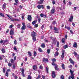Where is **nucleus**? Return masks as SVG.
Wrapping results in <instances>:
<instances>
[{"mask_svg": "<svg viewBox=\"0 0 79 79\" xmlns=\"http://www.w3.org/2000/svg\"><path fill=\"white\" fill-rule=\"evenodd\" d=\"M37 33L34 31L31 32V36L32 37V39L34 42H35L36 38H35V34Z\"/></svg>", "mask_w": 79, "mask_h": 79, "instance_id": "1", "label": "nucleus"}, {"mask_svg": "<svg viewBox=\"0 0 79 79\" xmlns=\"http://www.w3.org/2000/svg\"><path fill=\"white\" fill-rule=\"evenodd\" d=\"M27 19L29 21H31L32 19V17H31V15H28V16Z\"/></svg>", "mask_w": 79, "mask_h": 79, "instance_id": "2", "label": "nucleus"}, {"mask_svg": "<svg viewBox=\"0 0 79 79\" xmlns=\"http://www.w3.org/2000/svg\"><path fill=\"white\" fill-rule=\"evenodd\" d=\"M37 8L38 9H40L42 8V9H43V8H44V6L43 5H38L37 6Z\"/></svg>", "mask_w": 79, "mask_h": 79, "instance_id": "3", "label": "nucleus"}, {"mask_svg": "<svg viewBox=\"0 0 79 79\" xmlns=\"http://www.w3.org/2000/svg\"><path fill=\"white\" fill-rule=\"evenodd\" d=\"M24 73V69H22V75L23 76V77H25V75Z\"/></svg>", "mask_w": 79, "mask_h": 79, "instance_id": "4", "label": "nucleus"}, {"mask_svg": "<svg viewBox=\"0 0 79 79\" xmlns=\"http://www.w3.org/2000/svg\"><path fill=\"white\" fill-rule=\"evenodd\" d=\"M63 52L62 53V55H61V58H63L64 57V50H63Z\"/></svg>", "mask_w": 79, "mask_h": 79, "instance_id": "5", "label": "nucleus"}, {"mask_svg": "<svg viewBox=\"0 0 79 79\" xmlns=\"http://www.w3.org/2000/svg\"><path fill=\"white\" fill-rule=\"evenodd\" d=\"M40 16L41 18H43V17H44V18H47V15H45L44 14H41L40 15Z\"/></svg>", "mask_w": 79, "mask_h": 79, "instance_id": "6", "label": "nucleus"}, {"mask_svg": "<svg viewBox=\"0 0 79 79\" xmlns=\"http://www.w3.org/2000/svg\"><path fill=\"white\" fill-rule=\"evenodd\" d=\"M69 61H70V63H72V64H73L74 65V62L73 60V59H72L71 58H70L69 60Z\"/></svg>", "mask_w": 79, "mask_h": 79, "instance_id": "7", "label": "nucleus"}, {"mask_svg": "<svg viewBox=\"0 0 79 79\" xmlns=\"http://www.w3.org/2000/svg\"><path fill=\"white\" fill-rule=\"evenodd\" d=\"M52 76L53 78H54L55 77V72H52Z\"/></svg>", "mask_w": 79, "mask_h": 79, "instance_id": "8", "label": "nucleus"}, {"mask_svg": "<svg viewBox=\"0 0 79 79\" xmlns=\"http://www.w3.org/2000/svg\"><path fill=\"white\" fill-rule=\"evenodd\" d=\"M77 43L74 42V44L73 45V47H74V48H77Z\"/></svg>", "mask_w": 79, "mask_h": 79, "instance_id": "9", "label": "nucleus"}, {"mask_svg": "<svg viewBox=\"0 0 79 79\" xmlns=\"http://www.w3.org/2000/svg\"><path fill=\"white\" fill-rule=\"evenodd\" d=\"M48 59H45V58H43V62H48Z\"/></svg>", "mask_w": 79, "mask_h": 79, "instance_id": "10", "label": "nucleus"}, {"mask_svg": "<svg viewBox=\"0 0 79 79\" xmlns=\"http://www.w3.org/2000/svg\"><path fill=\"white\" fill-rule=\"evenodd\" d=\"M73 16H72L70 17V18L69 19V21L70 22H71L73 21Z\"/></svg>", "mask_w": 79, "mask_h": 79, "instance_id": "11", "label": "nucleus"}, {"mask_svg": "<svg viewBox=\"0 0 79 79\" xmlns=\"http://www.w3.org/2000/svg\"><path fill=\"white\" fill-rule=\"evenodd\" d=\"M33 69L35 71H36L37 70V66L36 65H34L33 67Z\"/></svg>", "mask_w": 79, "mask_h": 79, "instance_id": "12", "label": "nucleus"}, {"mask_svg": "<svg viewBox=\"0 0 79 79\" xmlns=\"http://www.w3.org/2000/svg\"><path fill=\"white\" fill-rule=\"evenodd\" d=\"M10 34L11 35H13L14 34V31L12 30H11L10 31Z\"/></svg>", "mask_w": 79, "mask_h": 79, "instance_id": "13", "label": "nucleus"}, {"mask_svg": "<svg viewBox=\"0 0 79 79\" xmlns=\"http://www.w3.org/2000/svg\"><path fill=\"white\" fill-rule=\"evenodd\" d=\"M55 10L54 9H52L51 10V12L52 13H55Z\"/></svg>", "mask_w": 79, "mask_h": 79, "instance_id": "14", "label": "nucleus"}, {"mask_svg": "<svg viewBox=\"0 0 79 79\" xmlns=\"http://www.w3.org/2000/svg\"><path fill=\"white\" fill-rule=\"evenodd\" d=\"M70 72L71 73V75H73V73H74V71L72 70L71 69H70Z\"/></svg>", "mask_w": 79, "mask_h": 79, "instance_id": "15", "label": "nucleus"}, {"mask_svg": "<svg viewBox=\"0 0 79 79\" xmlns=\"http://www.w3.org/2000/svg\"><path fill=\"white\" fill-rule=\"evenodd\" d=\"M58 54L59 53H58V52H56V53L54 54L55 57L56 56H57L58 55Z\"/></svg>", "mask_w": 79, "mask_h": 79, "instance_id": "16", "label": "nucleus"}, {"mask_svg": "<svg viewBox=\"0 0 79 79\" xmlns=\"http://www.w3.org/2000/svg\"><path fill=\"white\" fill-rule=\"evenodd\" d=\"M74 75H71V76H70V78H71L72 79H74Z\"/></svg>", "mask_w": 79, "mask_h": 79, "instance_id": "17", "label": "nucleus"}, {"mask_svg": "<svg viewBox=\"0 0 79 79\" xmlns=\"http://www.w3.org/2000/svg\"><path fill=\"white\" fill-rule=\"evenodd\" d=\"M65 28L66 29H68V30H70V29H71V28H70V27H66V26H65Z\"/></svg>", "mask_w": 79, "mask_h": 79, "instance_id": "18", "label": "nucleus"}, {"mask_svg": "<svg viewBox=\"0 0 79 79\" xmlns=\"http://www.w3.org/2000/svg\"><path fill=\"white\" fill-rule=\"evenodd\" d=\"M36 22H37V20H35L33 21L32 22V24H33V25H34V24H35L36 23Z\"/></svg>", "mask_w": 79, "mask_h": 79, "instance_id": "19", "label": "nucleus"}, {"mask_svg": "<svg viewBox=\"0 0 79 79\" xmlns=\"http://www.w3.org/2000/svg\"><path fill=\"white\" fill-rule=\"evenodd\" d=\"M41 46L43 48H44L45 47V45L44 44H43L41 45Z\"/></svg>", "mask_w": 79, "mask_h": 79, "instance_id": "20", "label": "nucleus"}, {"mask_svg": "<svg viewBox=\"0 0 79 79\" xmlns=\"http://www.w3.org/2000/svg\"><path fill=\"white\" fill-rule=\"evenodd\" d=\"M25 29H26V26H23L22 27V30H24Z\"/></svg>", "mask_w": 79, "mask_h": 79, "instance_id": "21", "label": "nucleus"}, {"mask_svg": "<svg viewBox=\"0 0 79 79\" xmlns=\"http://www.w3.org/2000/svg\"><path fill=\"white\" fill-rule=\"evenodd\" d=\"M62 67L63 69H65L64 65L63 64H62Z\"/></svg>", "mask_w": 79, "mask_h": 79, "instance_id": "22", "label": "nucleus"}, {"mask_svg": "<svg viewBox=\"0 0 79 79\" xmlns=\"http://www.w3.org/2000/svg\"><path fill=\"white\" fill-rule=\"evenodd\" d=\"M58 65H56L55 66V69L56 70H58Z\"/></svg>", "mask_w": 79, "mask_h": 79, "instance_id": "23", "label": "nucleus"}, {"mask_svg": "<svg viewBox=\"0 0 79 79\" xmlns=\"http://www.w3.org/2000/svg\"><path fill=\"white\" fill-rule=\"evenodd\" d=\"M3 8H6V3H5L2 6Z\"/></svg>", "mask_w": 79, "mask_h": 79, "instance_id": "24", "label": "nucleus"}, {"mask_svg": "<svg viewBox=\"0 0 79 79\" xmlns=\"http://www.w3.org/2000/svg\"><path fill=\"white\" fill-rule=\"evenodd\" d=\"M68 46L67 45H65L64 46V49H66V48H68Z\"/></svg>", "mask_w": 79, "mask_h": 79, "instance_id": "25", "label": "nucleus"}, {"mask_svg": "<svg viewBox=\"0 0 79 79\" xmlns=\"http://www.w3.org/2000/svg\"><path fill=\"white\" fill-rule=\"evenodd\" d=\"M14 61H15V60H14L13 59H11L10 60V62L11 63H14Z\"/></svg>", "mask_w": 79, "mask_h": 79, "instance_id": "26", "label": "nucleus"}, {"mask_svg": "<svg viewBox=\"0 0 79 79\" xmlns=\"http://www.w3.org/2000/svg\"><path fill=\"white\" fill-rule=\"evenodd\" d=\"M2 53H5V50L4 49H2Z\"/></svg>", "mask_w": 79, "mask_h": 79, "instance_id": "27", "label": "nucleus"}, {"mask_svg": "<svg viewBox=\"0 0 79 79\" xmlns=\"http://www.w3.org/2000/svg\"><path fill=\"white\" fill-rule=\"evenodd\" d=\"M64 41H65V39H64V38H63L62 39V43H64Z\"/></svg>", "mask_w": 79, "mask_h": 79, "instance_id": "28", "label": "nucleus"}, {"mask_svg": "<svg viewBox=\"0 0 79 79\" xmlns=\"http://www.w3.org/2000/svg\"><path fill=\"white\" fill-rule=\"evenodd\" d=\"M28 53L29 56H32V55L31 54V52H30V51H28Z\"/></svg>", "mask_w": 79, "mask_h": 79, "instance_id": "29", "label": "nucleus"}, {"mask_svg": "<svg viewBox=\"0 0 79 79\" xmlns=\"http://www.w3.org/2000/svg\"><path fill=\"white\" fill-rule=\"evenodd\" d=\"M0 15L2 16V17H4L5 16L4 15L1 13H0Z\"/></svg>", "mask_w": 79, "mask_h": 79, "instance_id": "30", "label": "nucleus"}, {"mask_svg": "<svg viewBox=\"0 0 79 79\" xmlns=\"http://www.w3.org/2000/svg\"><path fill=\"white\" fill-rule=\"evenodd\" d=\"M47 8L48 10H50V6H47Z\"/></svg>", "mask_w": 79, "mask_h": 79, "instance_id": "31", "label": "nucleus"}, {"mask_svg": "<svg viewBox=\"0 0 79 79\" xmlns=\"http://www.w3.org/2000/svg\"><path fill=\"white\" fill-rule=\"evenodd\" d=\"M13 26H14V25L13 24H12L10 26L9 28H12V27H13Z\"/></svg>", "mask_w": 79, "mask_h": 79, "instance_id": "32", "label": "nucleus"}, {"mask_svg": "<svg viewBox=\"0 0 79 79\" xmlns=\"http://www.w3.org/2000/svg\"><path fill=\"white\" fill-rule=\"evenodd\" d=\"M8 66H10H10H12V64H11L10 63H8Z\"/></svg>", "mask_w": 79, "mask_h": 79, "instance_id": "33", "label": "nucleus"}, {"mask_svg": "<svg viewBox=\"0 0 79 79\" xmlns=\"http://www.w3.org/2000/svg\"><path fill=\"white\" fill-rule=\"evenodd\" d=\"M17 27H18V28H20V27H21V25L19 24L17 25Z\"/></svg>", "mask_w": 79, "mask_h": 79, "instance_id": "34", "label": "nucleus"}, {"mask_svg": "<svg viewBox=\"0 0 79 79\" xmlns=\"http://www.w3.org/2000/svg\"><path fill=\"white\" fill-rule=\"evenodd\" d=\"M38 50H39V51L40 52H42V49H41V48H39L38 49Z\"/></svg>", "mask_w": 79, "mask_h": 79, "instance_id": "35", "label": "nucleus"}, {"mask_svg": "<svg viewBox=\"0 0 79 79\" xmlns=\"http://www.w3.org/2000/svg\"><path fill=\"white\" fill-rule=\"evenodd\" d=\"M50 49H48L47 50V53L48 54H49V53H50Z\"/></svg>", "mask_w": 79, "mask_h": 79, "instance_id": "36", "label": "nucleus"}, {"mask_svg": "<svg viewBox=\"0 0 79 79\" xmlns=\"http://www.w3.org/2000/svg\"><path fill=\"white\" fill-rule=\"evenodd\" d=\"M0 43L1 44H2V43L4 44V40L3 41V40H1L0 41Z\"/></svg>", "mask_w": 79, "mask_h": 79, "instance_id": "37", "label": "nucleus"}, {"mask_svg": "<svg viewBox=\"0 0 79 79\" xmlns=\"http://www.w3.org/2000/svg\"><path fill=\"white\" fill-rule=\"evenodd\" d=\"M34 56H37V52H35L34 53Z\"/></svg>", "mask_w": 79, "mask_h": 79, "instance_id": "38", "label": "nucleus"}, {"mask_svg": "<svg viewBox=\"0 0 79 79\" xmlns=\"http://www.w3.org/2000/svg\"><path fill=\"white\" fill-rule=\"evenodd\" d=\"M14 44L15 45H16L17 44V41L16 40H15L14 41Z\"/></svg>", "mask_w": 79, "mask_h": 79, "instance_id": "39", "label": "nucleus"}, {"mask_svg": "<svg viewBox=\"0 0 79 79\" xmlns=\"http://www.w3.org/2000/svg\"><path fill=\"white\" fill-rule=\"evenodd\" d=\"M27 79H31V76H30V75H28Z\"/></svg>", "mask_w": 79, "mask_h": 79, "instance_id": "40", "label": "nucleus"}, {"mask_svg": "<svg viewBox=\"0 0 79 79\" xmlns=\"http://www.w3.org/2000/svg\"><path fill=\"white\" fill-rule=\"evenodd\" d=\"M64 77L63 75H61L60 77V78L61 79H64Z\"/></svg>", "mask_w": 79, "mask_h": 79, "instance_id": "41", "label": "nucleus"}, {"mask_svg": "<svg viewBox=\"0 0 79 79\" xmlns=\"http://www.w3.org/2000/svg\"><path fill=\"white\" fill-rule=\"evenodd\" d=\"M52 61L53 62H55V61H56V59L55 58H54L52 60Z\"/></svg>", "mask_w": 79, "mask_h": 79, "instance_id": "42", "label": "nucleus"}, {"mask_svg": "<svg viewBox=\"0 0 79 79\" xmlns=\"http://www.w3.org/2000/svg\"><path fill=\"white\" fill-rule=\"evenodd\" d=\"M46 71L47 73H48V68L47 67H46Z\"/></svg>", "mask_w": 79, "mask_h": 79, "instance_id": "43", "label": "nucleus"}, {"mask_svg": "<svg viewBox=\"0 0 79 79\" xmlns=\"http://www.w3.org/2000/svg\"><path fill=\"white\" fill-rule=\"evenodd\" d=\"M6 76L8 77V73L7 72L6 73Z\"/></svg>", "mask_w": 79, "mask_h": 79, "instance_id": "44", "label": "nucleus"}, {"mask_svg": "<svg viewBox=\"0 0 79 79\" xmlns=\"http://www.w3.org/2000/svg\"><path fill=\"white\" fill-rule=\"evenodd\" d=\"M40 75H39L38 77L36 78V79H40Z\"/></svg>", "mask_w": 79, "mask_h": 79, "instance_id": "45", "label": "nucleus"}, {"mask_svg": "<svg viewBox=\"0 0 79 79\" xmlns=\"http://www.w3.org/2000/svg\"><path fill=\"white\" fill-rule=\"evenodd\" d=\"M43 3V2L42 1H40L38 2V3L39 4H42Z\"/></svg>", "mask_w": 79, "mask_h": 79, "instance_id": "46", "label": "nucleus"}, {"mask_svg": "<svg viewBox=\"0 0 79 79\" xmlns=\"http://www.w3.org/2000/svg\"><path fill=\"white\" fill-rule=\"evenodd\" d=\"M52 64L53 66H56V65H57L56 64H55V63H54V62H53L52 63Z\"/></svg>", "mask_w": 79, "mask_h": 79, "instance_id": "47", "label": "nucleus"}, {"mask_svg": "<svg viewBox=\"0 0 79 79\" xmlns=\"http://www.w3.org/2000/svg\"><path fill=\"white\" fill-rule=\"evenodd\" d=\"M14 50H15V51H16V50H17V48H16V46L14 47Z\"/></svg>", "mask_w": 79, "mask_h": 79, "instance_id": "48", "label": "nucleus"}, {"mask_svg": "<svg viewBox=\"0 0 79 79\" xmlns=\"http://www.w3.org/2000/svg\"><path fill=\"white\" fill-rule=\"evenodd\" d=\"M73 54H74L75 56L77 55V54L75 52H74V53H73Z\"/></svg>", "mask_w": 79, "mask_h": 79, "instance_id": "49", "label": "nucleus"}, {"mask_svg": "<svg viewBox=\"0 0 79 79\" xmlns=\"http://www.w3.org/2000/svg\"><path fill=\"white\" fill-rule=\"evenodd\" d=\"M59 43L58 42L57 43V47H59Z\"/></svg>", "mask_w": 79, "mask_h": 79, "instance_id": "50", "label": "nucleus"}, {"mask_svg": "<svg viewBox=\"0 0 79 79\" xmlns=\"http://www.w3.org/2000/svg\"><path fill=\"white\" fill-rule=\"evenodd\" d=\"M55 33H59V32H58V30H56V31H55Z\"/></svg>", "mask_w": 79, "mask_h": 79, "instance_id": "51", "label": "nucleus"}, {"mask_svg": "<svg viewBox=\"0 0 79 79\" xmlns=\"http://www.w3.org/2000/svg\"><path fill=\"white\" fill-rule=\"evenodd\" d=\"M15 2L16 3H18V0H15Z\"/></svg>", "mask_w": 79, "mask_h": 79, "instance_id": "52", "label": "nucleus"}, {"mask_svg": "<svg viewBox=\"0 0 79 79\" xmlns=\"http://www.w3.org/2000/svg\"><path fill=\"white\" fill-rule=\"evenodd\" d=\"M24 15H23V16L22 17V19H24Z\"/></svg>", "mask_w": 79, "mask_h": 79, "instance_id": "53", "label": "nucleus"}, {"mask_svg": "<svg viewBox=\"0 0 79 79\" xmlns=\"http://www.w3.org/2000/svg\"><path fill=\"white\" fill-rule=\"evenodd\" d=\"M52 3L53 5H55V1H53Z\"/></svg>", "mask_w": 79, "mask_h": 79, "instance_id": "54", "label": "nucleus"}, {"mask_svg": "<svg viewBox=\"0 0 79 79\" xmlns=\"http://www.w3.org/2000/svg\"><path fill=\"white\" fill-rule=\"evenodd\" d=\"M14 19V21H19V19Z\"/></svg>", "mask_w": 79, "mask_h": 79, "instance_id": "55", "label": "nucleus"}, {"mask_svg": "<svg viewBox=\"0 0 79 79\" xmlns=\"http://www.w3.org/2000/svg\"><path fill=\"white\" fill-rule=\"evenodd\" d=\"M52 24H56V22L55 21H53Z\"/></svg>", "mask_w": 79, "mask_h": 79, "instance_id": "56", "label": "nucleus"}, {"mask_svg": "<svg viewBox=\"0 0 79 79\" xmlns=\"http://www.w3.org/2000/svg\"><path fill=\"white\" fill-rule=\"evenodd\" d=\"M16 60V56H15L14 57V60L15 61V60Z\"/></svg>", "mask_w": 79, "mask_h": 79, "instance_id": "57", "label": "nucleus"}, {"mask_svg": "<svg viewBox=\"0 0 79 79\" xmlns=\"http://www.w3.org/2000/svg\"><path fill=\"white\" fill-rule=\"evenodd\" d=\"M40 20H41V19L40 18H39L38 20V21L39 23H40Z\"/></svg>", "mask_w": 79, "mask_h": 79, "instance_id": "58", "label": "nucleus"}, {"mask_svg": "<svg viewBox=\"0 0 79 79\" xmlns=\"http://www.w3.org/2000/svg\"><path fill=\"white\" fill-rule=\"evenodd\" d=\"M4 44H5V43H6V42H8V40H6L5 41L4 40Z\"/></svg>", "mask_w": 79, "mask_h": 79, "instance_id": "59", "label": "nucleus"}, {"mask_svg": "<svg viewBox=\"0 0 79 79\" xmlns=\"http://www.w3.org/2000/svg\"><path fill=\"white\" fill-rule=\"evenodd\" d=\"M44 41H45V42H48V40H47L46 39L44 40Z\"/></svg>", "mask_w": 79, "mask_h": 79, "instance_id": "60", "label": "nucleus"}, {"mask_svg": "<svg viewBox=\"0 0 79 79\" xmlns=\"http://www.w3.org/2000/svg\"><path fill=\"white\" fill-rule=\"evenodd\" d=\"M43 67L42 66V65H40V69H42Z\"/></svg>", "mask_w": 79, "mask_h": 79, "instance_id": "61", "label": "nucleus"}, {"mask_svg": "<svg viewBox=\"0 0 79 79\" xmlns=\"http://www.w3.org/2000/svg\"><path fill=\"white\" fill-rule=\"evenodd\" d=\"M6 15L8 17V18H10L11 19V18H10V16L9 15Z\"/></svg>", "mask_w": 79, "mask_h": 79, "instance_id": "62", "label": "nucleus"}, {"mask_svg": "<svg viewBox=\"0 0 79 79\" xmlns=\"http://www.w3.org/2000/svg\"><path fill=\"white\" fill-rule=\"evenodd\" d=\"M35 27H38V24H35Z\"/></svg>", "mask_w": 79, "mask_h": 79, "instance_id": "63", "label": "nucleus"}, {"mask_svg": "<svg viewBox=\"0 0 79 79\" xmlns=\"http://www.w3.org/2000/svg\"><path fill=\"white\" fill-rule=\"evenodd\" d=\"M69 5H71L72 3L71 2H69Z\"/></svg>", "mask_w": 79, "mask_h": 79, "instance_id": "64", "label": "nucleus"}]
</instances>
